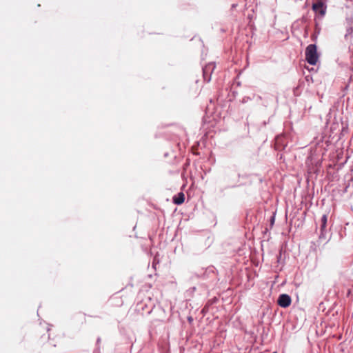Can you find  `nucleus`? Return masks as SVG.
Masks as SVG:
<instances>
[{"label":"nucleus","mask_w":353,"mask_h":353,"mask_svg":"<svg viewBox=\"0 0 353 353\" xmlns=\"http://www.w3.org/2000/svg\"><path fill=\"white\" fill-rule=\"evenodd\" d=\"M291 297L285 294H281L277 300V303L281 307H288L291 304Z\"/></svg>","instance_id":"3"},{"label":"nucleus","mask_w":353,"mask_h":353,"mask_svg":"<svg viewBox=\"0 0 353 353\" xmlns=\"http://www.w3.org/2000/svg\"><path fill=\"white\" fill-rule=\"evenodd\" d=\"M273 353H277V352H273Z\"/></svg>","instance_id":"8"},{"label":"nucleus","mask_w":353,"mask_h":353,"mask_svg":"<svg viewBox=\"0 0 353 353\" xmlns=\"http://www.w3.org/2000/svg\"><path fill=\"white\" fill-rule=\"evenodd\" d=\"M327 214H323L321 217V234H323V231L325 230L327 225Z\"/></svg>","instance_id":"6"},{"label":"nucleus","mask_w":353,"mask_h":353,"mask_svg":"<svg viewBox=\"0 0 353 353\" xmlns=\"http://www.w3.org/2000/svg\"><path fill=\"white\" fill-rule=\"evenodd\" d=\"M248 98H245V97H244V98L243 99V101H243V103H245V102L247 101V100H248Z\"/></svg>","instance_id":"7"},{"label":"nucleus","mask_w":353,"mask_h":353,"mask_svg":"<svg viewBox=\"0 0 353 353\" xmlns=\"http://www.w3.org/2000/svg\"><path fill=\"white\" fill-rule=\"evenodd\" d=\"M185 195L183 192H179L173 197V202L176 205H181L184 202Z\"/></svg>","instance_id":"5"},{"label":"nucleus","mask_w":353,"mask_h":353,"mask_svg":"<svg viewBox=\"0 0 353 353\" xmlns=\"http://www.w3.org/2000/svg\"><path fill=\"white\" fill-rule=\"evenodd\" d=\"M305 59L310 65H316L318 61V54L316 46L315 44H310L305 49Z\"/></svg>","instance_id":"1"},{"label":"nucleus","mask_w":353,"mask_h":353,"mask_svg":"<svg viewBox=\"0 0 353 353\" xmlns=\"http://www.w3.org/2000/svg\"><path fill=\"white\" fill-rule=\"evenodd\" d=\"M312 10L320 14L321 16L325 15L326 12V7L322 1H318L312 5Z\"/></svg>","instance_id":"4"},{"label":"nucleus","mask_w":353,"mask_h":353,"mask_svg":"<svg viewBox=\"0 0 353 353\" xmlns=\"http://www.w3.org/2000/svg\"><path fill=\"white\" fill-rule=\"evenodd\" d=\"M215 68V65L214 63H210L207 64L203 68V74L204 80L207 82H209L211 79V73Z\"/></svg>","instance_id":"2"}]
</instances>
